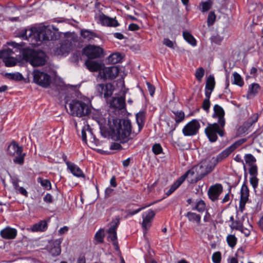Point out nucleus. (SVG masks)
Segmentation results:
<instances>
[{
    "label": "nucleus",
    "mask_w": 263,
    "mask_h": 263,
    "mask_svg": "<svg viewBox=\"0 0 263 263\" xmlns=\"http://www.w3.org/2000/svg\"><path fill=\"white\" fill-rule=\"evenodd\" d=\"M8 154L15 157L14 163L22 164L24 163L25 153H23V147L19 146L14 141L12 142L8 147Z\"/></svg>",
    "instance_id": "423d86ee"
},
{
    "label": "nucleus",
    "mask_w": 263,
    "mask_h": 263,
    "mask_svg": "<svg viewBox=\"0 0 263 263\" xmlns=\"http://www.w3.org/2000/svg\"><path fill=\"white\" fill-rule=\"evenodd\" d=\"M144 112L143 111L139 112L136 115V120L138 125V133L142 129L143 126L144 121Z\"/></svg>",
    "instance_id": "f704fd0d"
},
{
    "label": "nucleus",
    "mask_w": 263,
    "mask_h": 263,
    "mask_svg": "<svg viewBox=\"0 0 263 263\" xmlns=\"http://www.w3.org/2000/svg\"><path fill=\"white\" fill-rule=\"evenodd\" d=\"M85 64L87 68L91 71H100L102 70L101 65L97 61L87 60L85 62Z\"/></svg>",
    "instance_id": "bb28decb"
},
{
    "label": "nucleus",
    "mask_w": 263,
    "mask_h": 263,
    "mask_svg": "<svg viewBox=\"0 0 263 263\" xmlns=\"http://www.w3.org/2000/svg\"><path fill=\"white\" fill-rule=\"evenodd\" d=\"M110 106L115 108L122 109L125 106V100L122 97L113 98L110 103Z\"/></svg>",
    "instance_id": "a878e982"
},
{
    "label": "nucleus",
    "mask_w": 263,
    "mask_h": 263,
    "mask_svg": "<svg viewBox=\"0 0 263 263\" xmlns=\"http://www.w3.org/2000/svg\"><path fill=\"white\" fill-rule=\"evenodd\" d=\"M173 113L175 115L174 119L176 123H179L182 122L184 119L185 115L183 111H173Z\"/></svg>",
    "instance_id": "a19ab883"
},
{
    "label": "nucleus",
    "mask_w": 263,
    "mask_h": 263,
    "mask_svg": "<svg viewBox=\"0 0 263 263\" xmlns=\"http://www.w3.org/2000/svg\"><path fill=\"white\" fill-rule=\"evenodd\" d=\"M38 31V28H31L29 29H26L24 32L21 34L20 36L23 39H32L35 41H39V40L36 36V32Z\"/></svg>",
    "instance_id": "b1692460"
},
{
    "label": "nucleus",
    "mask_w": 263,
    "mask_h": 263,
    "mask_svg": "<svg viewBox=\"0 0 263 263\" xmlns=\"http://www.w3.org/2000/svg\"><path fill=\"white\" fill-rule=\"evenodd\" d=\"M163 44L170 47V48H173V46H174V43L173 42L170 40L169 39H164V40H163Z\"/></svg>",
    "instance_id": "69168bd1"
},
{
    "label": "nucleus",
    "mask_w": 263,
    "mask_h": 263,
    "mask_svg": "<svg viewBox=\"0 0 263 263\" xmlns=\"http://www.w3.org/2000/svg\"><path fill=\"white\" fill-rule=\"evenodd\" d=\"M258 118V115L254 114L246 122L248 124H250V126H251L254 123H255L257 121Z\"/></svg>",
    "instance_id": "4d7b16f0"
},
{
    "label": "nucleus",
    "mask_w": 263,
    "mask_h": 263,
    "mask_svg": "<svg viewBox=\"0 0 263 263\" xmlns=\"http://www.w3.org/2000/svg\"><path fill=\"white\" fill-rule=\"evenodd\" d=\"M58 31V29L53 26L39 27L38 31L36 32V36L40 42L54 40L59 36Z\"/></svg>",
    "instance_id": "39448f33"
},
{
    "label": "nucleus",
    "mask_w": 263,
    "mask_h": 263,
    "mask_svg": "<svg viewBox=\"0 0 263 263\" xmlns=\"http://www.w3.org/2000/svg\"><path fill=\"white\" fill-rule=\"evenodd\" d=\"M218 123L209 124L205 129V132L211 142H215L217 139V134H218L220 136L224 135V132Z\"/></svg>",
    "instance_id": "0eeeda50"
},
{
    "label": "nucleus",
    "mask_w": 263,
    "mask_h": 263,
    "mask_svg": "<svg viewBox=\"0 0 263 263\" xmlns=\"http://www.w3.org/2000/svg\"><path fill=\"white\" fill-rule=\"evenodd\" d=\"M210 106V102L209 99H205L204 100L202 103V108L204 110L206 111H209V109Z\"/></svg>",
    "instance_id": "052dcab7"
},
{
    "label": "nucleus",
    "mask_w": 263,
    "mask_h": 263,
    "mask_svg": "<svg viewBox=\"0 0 263 263\" xmlns=\"http://www.w3.org/2000/svg\"><path fill=\"white\" fill-rule=\"evenodd\" d=\"M43 200L45 202L50 203L53 202L52 196L50 194H47L43 198Z\"/></svg>",
    "instance_id": "0e129e2a"
},
{
    "label": "nucleus",
    "mask_w": 263,
    "mask_h": 263,
    "mask_svg": "<svg viewBox=\"0 0 263 263\" xmlns=\"http://www.w3.org/2000/svg\"><path fill=\"white\" fill-rule=\"evenodd\" d=\"M152 150L155 154L158 155L161 153L162 148L160 144H155L153 145Z\"/></svg>",
    "instance_id": "6e6d98bb"
},
{
    "label": "nucleus",
    "mask_w": 263,
    "mask_h": 263,
    "mask_svg": "<svg viewBox=\"0 0 263 263\" xmlns=\"http://www.w3.org/2000/svg\"><path fill=\"white\" fill-rule=\"evenodd\" d=\"M247 254L244 253L242 248L239 249L236 252V257H232L230 263H243V262L246 261L243 258H247Z\"/></svg>",
    "instance_id": "393cba45"
},
{
    "label": "nucleus",
    "mask_w": 263,
    "mask_h": 263,
    "mask_svg": "<svg viewBox=\"0 0 263 263\" xmlns=\"http://www.w3.org/2000/svg\"><path fill=\"white\" fill-rule=\"evenodd\" d=\"M194 209L196 210L199 212H202L205 209V203L202 200L200 199L197 202Z\"/></svg>",
    "instance_id": "a18cd8bd"
},
{
    "label": "nucleus",
    "mask_w": 263,
    "mask_h": 263,
    "mask_svg": "<svg viewBox=\"0 0 263 263\" xmlns=\"http://www.w3.org/2000/svg\"><path fill=\"white\" fill-rule=\"evenodd\" d=\"M139 29V26L135 24H131L128 26V29L131 31H136Z\"/></svg>",
    "instance_id": "338daca9"
},
{
    "label": "nucleus",
    "mask_w": 263,
    "mask_h": 263,
    "mask_svg": "<svg viewBox=\"0 0 263 263\" xmlns=\"http://www.w3.org/2000/svg\"><path fill=\"white\" fill-rule=\"evenodd\" d=\"M33 82L42 87H47L51 82V78L49 74L38 70L33 71Z\"/></svg>",
    "instance_id": "6e6552de"
},
{
    "label": "nucleus",
    "mask_w": 263,
    "mask_h": 263,
    "mask_svg": "<svg viewBox=\"0 0 263 263\" xmlns=\"http://www.w3.org/2000/svg\"><path fill=\"white\" fill-rule=\"evenodd\" d=\"M104 231L103 229H100L98 231L95 236V238L96 240L99 243H102L104 240Z\"/></svg>",
    "instance_id": "37998d69"
},
{
    "label": "nucleus",
    "mask_w": 263,
    "mask_h": 263,
    "mask_svg": "<svg viewBox=\"0 0 263 263\" xmlns=\"http://www.w3.org/2000/svg\"><path fill=\"white\" fill-rule=\"evenodd\" d=\"M119 69L118 66H113L109 67H105L100 71L98 77L101 79H114L118 75Z\"/></svg>",
    "instance_id": "9d476101"
},
{
    "label": "nucleus",
    "mask_w": 263,
    "mask_h": 263,
    "mask_svg": "<svg viewBox=\"0 0 263 263\" xmlns=\"http://www.w3.org/2000/svg\"><path fill=\"white\" fill-rule=\"evenodd\" d=\"M250 127V124H248L247 122H245L242 126H240L237 129V135L238 136H240L246 133Z\"/></svg>",
    "instance_id": "58836bf2"
},
{
    "label": "nucleus",
    "mask_w": 263,
    "mask_h": 263,
    "mask_svg": "<svg viewBox=\"0 0 263 263\" xmlns=\"http://www.w3.org/2000/svg\"><path fill=\"white\" fill-rule=\"evenodd\" d=\"M200 126V124L197 120H193L183 127L182 133L185 136L195 135L198 133Z\"/></svg>",
    "instance_id": "9b49d317"
},
{
    "label": "nucleus",
    "mask_w": 263,
    "mask_h": 263,
    "mask_svg": "<svg viewBox=\"0 0 263 263\" xmlns=\"http://www.w3.org/2000/svg\"><path fill=\"white\" fill-rule=\"evenodd\" d=\"M215 86L214 78L212 76H210L206 82L205 88L212 91Z\"/></svg>",
    "instance_id": "ea45409f"
},
{
    "label": "nucleus",
    "mask_w": 263,
    "mask_h": 263,
    "mask_svg": "<svg viewBox=\"0 0 263 263\" xmlns=\"http://www.w3.org/2000/svg\"><path fill=\"white\" fill-rule=\"evenodd\" d=\"M216 15L214 12H210L208 15L207 24L209 26L212 25L215 22Z\"/></svg>",
    "instance_id": "603ef678"
},
{
    "label": "nucleus",
    "mask_w": 263,
    "mask_h": 263,
    "mask_svg": "<svg viewBox=\"0 0 263 263\" xmlns=\"http://www.w3.org/2000/svg\"><path fill=\"white\" fill-rule=\"evenodd\" d=\"M217 164V159L209 158L201 161L198 164L187 171L184 175L191 183H196L211 173Z\"/></svg>",
    "instance_id": "f257e3e1"
},
{
    "label": "nucleus",
    "mask_w": 263,
    "mask_h": 263,
    "mask_svg": "<svg viewBox=\"0 0 263 263\" xmlns=\"http://www.w3.org/2000/svg\"><path fill=\"white\" fill-rule=\"evenodd\" d=\"M103 49L99 46L88 45L84 49V53L89 59H96L101 57Z\"/></svg>",
    "instance_id": "4468645a"
},
{
    "label": "nucleus",
    "mask_w": 263,
    "mask_h": 263,
    "mask_svg": "<svg viewBox=\"0 0 263 263\" xmlns=\"http://www.w3.org/2000/svg\"><path fill=\"white\" fill-rule=\"evenodd\" d=\"M70 49V45L67 41H64L57 45V47L54 49V52L56 55H63L69 52Z\"/></svg>",
    "instance_id": "412c9836"
},
{
    "label": "nucleus",
    "mask_w": 263,
    "mask_h": 263,
    "mask_svg": "<svg viewBox=\"0 0 263 263\" xmlns=\"http://www.w3.org/2000/svg\"><path fill=\"white\" fill-rule=\"evenodd\" d=\"M122 57L119 53H114L109 55L107 59V63L108 64H115L121 61Z\"/></svg>",
    "instance_id": "72a5a7b5"
},
{
    "label": "nucleus",
    "mask_w": 263,
    "mask_h": 263,
    "mask_svg": "<svg viewBox=\"0 0 263 263\" xmlns=\"http://www.w3.org/2000/svg\"><path fill=\"white\" fill-rule=\"evenodd\" d=\"M17 234L16 229L7 227L1 231L2 237L5 239H11L15 238Z\"/></svg>",
    "instance_id": "5701e85b"
},
{
    "label": "nucleus",
    "mask_w": 263,
    "mask_h": 263,
    "mask_svg": "<svg viewBox=\"0 0 263 263\" xmlns=\"http://www.w3.org/2000/svg\"><path fill=\"white\" fill-rule=\"evenodd\" d=\"M185 179V176L183 175L179 178L171 186L169 190L167 191L166 195L169 196L172 194L183 182Z\"/></svg>",
    "instance_id": "c756f323"
},
{
    "label": "nucleus",
    "mask_w": 263,
    "mask_h": 263,
    "mask_svg": "<svg viewBox=\"0 0 263 263\" xmlns=\"http://www.w3.org/2000/svg\"><path fill=\"white\" fill-rule=\"evenodd\" d=\"M86 132L87 134L90 137V138H93L91 129L89 128V126L87 125L86 127H84V128L82 130V138L83 141L87 143L86 142Z\"/></svg>",
    "instance_id": "4c0bfd02"
},
{
    "label": "nucleus",
    "mask_w": 263,
    "mask_h": 263,
    "mask_svg": "<svg viewBox=\"0 0 263 263\" xmlns=\"http://www.w3.org/2000/svg\"><path fill=\"white\" fill-rule=\"evenodd\" d=\"M237 238L234 235H229L227 237V241L229 246L233 248L236 245L237 242Z\"/></svg>",
    "instance_id": "c03bdc74"
},
{
    "label": "nucleus",
    "mask_w": 263,
    "mask_h": 263,
    "mask_svg": "<svg viewBox=\"0 0 263 263\" xmlns=\"http://www.w3.org/2000/svg\"><path fill=\"white\" fill-rule=\"evenodd\" d=\"M186 217L190 221L196 222L199 226L197 228V230L201 234L205 233L206 227L205 226L200 224L201 217L199 215L196 213L189 212L186 214Z\"/></svg>",
    "instance_id": "dca6fc26"
},
{
    "label": "nucleus",
    "mask_w": 263,
    "mask_h": 263,
    "mask_svg": "<svg viewBox=\"0 0 263 263\" xmlns=\"http://www.w3.org/2000/svg\"><path fill=\"white\" fill-rule=\"evenodd\" d=\"M66 164L68 168L73 175L77 177H84L82 171L78 166L69 162H67Z\"/></svg>",
    "instance_id": "cd10ccee"
},
{
    "label": "nucleus",
    "mask_w": 263,
    "mask_h": 263,
    "mask_svg": "<svg viewBox=\"0 0 263 263\" xmlns=\"http://www.w3.org/2000/svg\"><path fill=\"white\" fill-rule=\"evenodd\" d=\"M47 229V223L46 221L42 220L32 226L30 228L32 232L44 231Z\"/></svg>",
    "instance_id": "c85d7f7f"
},
{
    "label": "nucleus",
    "mask_w": 263,
    "mask_h": 263,
    "mask_svg": "<svg viewBox=\"0 0 263 263\" xmlns=\"http://www.w3.org/2000/svg\"><path fill=\"white\" fill-rule=\"evenodd\" d=\"M252 228L251 226H249V228H244L242 224L238 225L236 229L241 231L246 236H248L250 233V229Z\"/></svg>",
    "instance_id": "3c124183"
},
{
    "label": "nucleus",
    "mask_w": 263,
    "mask_h": 263,
    "mask_svg": "<svg viewBox=\"0 0 263 263\" xmlns=\"http://www.w3.org/2000/svg\"><path fill=\"white\" fill-rule=\"evenodd\" d=\"M69 113L73 116L85 117L90 114L91 109L85 103L77 100H72L69 104Z\"/></svg>",
    "instance_id": "20e7f679"
},
{
    "label": "nucleus",
    "mask_w": 263,
    "mask_h": 263,
    "mask_svg": "<svg viewBox=\"0 0 263 263\" xmlns=\"http://www.w3.org/2000/svg\"><path fill=\"white\" fill-rule=\"evenodd\" d=\"M23 59L33 67L41 66L45 64V54L41 51L26 49L23 51Z\"/></svg>",
    "instance_id": "7ed1b4c3"
},
{
    "label": "nucleus",
    "mask_w": 263,
    "mask_h": 263,
    "mask_svg": "<svg viewBox=\"0 0 263 263\" xmlns=\"http://www.w3.org/2000/svg\"><path fill=\"white\" fill-rule=\"evenodd\" d=\"M155 215V213L152 210H149L148 211L143 214L142 227L145 232L151 227L152 222Z\"/></svg>",
    "instance_id": "2eb2a0df"
},
{
    "label": "nucleus",
    "mask_w": 263,
    "mask_h": 263,
    "mask_svg": "<svg viewBox=\"0 0 263 263\" xmlns=\"http://www.w3.org/2000/svg\"><path fill=\"white\" fill-rule=\"evenodd\" d=\"M260 89L259 85L257 83H253L249 87V91L247 94V97L251 98L254 97Z\"/></svg>",
    "instance_id": "473e14b6"
},
{
    "label": "nucleus",
    "mask_w": 263,
    "mask_h": 263,
    "mask_svg": "<svg viewBox=\"0 0 263 263\" xmlns=\"http://www.w3.org/2000/svg\"><path fill=\"white\" fill-rule=\"evenodd\" d=\"M120 223V218L116 217L113 219L110 223V226L107 230L108 239L112 242L113 245L115 246V249L119 250L118 242L117 241V236L116 230Z\"/></svg>",
    "instance_id": "1a4fd4ad"
},
{
    "label": "nucleus",
    "mask_w": 263,
    "mask_h": 263,
    "mask_svg": "<svg viewBox=\"0 0 263 263\" xmlns=\"http://www.w3.org/2000/svg\"><path fill=\"white\" fill-rule=\"evenodd\" d=\"M205 70L202 67H200L196 70L195 77L199 81H201L204 74Z\"/></svg>",
    "instance_id": "09e8293b"
},
{
    "label": "nucleus",
    "mask_w": 263,
    "mask_h": 263,
    "mask_svg": "<svg viewBox=\"0 0 263 263\" xmlns=\"http://www.w3.org/2000/svg\"><path fill=\"white\" fill-rule=\"evenodd\" d=\"M245 159L246 162L247 164H248L249 166L254 165L253 163L256 161L255 158L253 155L250 154L245 155Z\"/></svg>",
    "instance_id": "8fccbe9b"
},
{
    "label": "nucleus",
    "mask_w": 263,
    "mask_h": 263,
    "mask_svg": "<svg viewBox=\"0 0 263 263\" xmlns=\"http://www.w3.org/2000/svg\"><path fill=\"white\" fill-rule=\"evenodd\" d=\"M6 75L8 78L16 81H21L23 79V76L18 72L15 73H6Z\"/></svg>",
    "instance_id": "de8ad7c7"
},
{
    "label": "nucleus",
    "mask_w": 263,
    "mask_h": 263,
    "mask_svg": "<svg viewBox=\"0 0 263 263\" xmlns=\"http://www.w3.org/2000/svg\"><path fill=\"white\" fill-rule=\"evenodd\" d=\"M81 35L84 39L88 40L93 39L94 37H97V35L95 32L88 30H82Z\"/></svg>",
    "instance_id": "c9c22d12"
},
{
    "label": "nucleus",
    "mask_w": 263,
    "mask_h": 263,
    "mask_svg": "<svg viewBox=\"0 0 263 263\" xmlns=\"http://www.w3.org/2000/svg\"><path fill=\"white\" fill-rule=\"evenodd\" d=\"M256 176H251V177L250 178V183L254 188L256 187L258 185V180Z\"/></svg>",
    "instance_id": "680f3d73"
},
{
    "label": "nucleus",
    "mask_w": 263,
    "mask_h": 263,
    "mask_svg": "<svg viewBox=\"0 0 263 263\" xmlns=\"http://www.w3.org/2000/svg\"><path fill=\"white\" fill-rule=\"evenodd\" d=\"M17 192H18L22 195L26 197H27L28 196V193L27 191L23 187H21L20 188H18V190H17Z\"/></svg>",
    "instance_id": "774afa93"
},
{
    "label": "nucleus",
    "mask_w": 263,
    "mask_h": 263,
    "mask_svg": "<svg viewBox=\"0 0 263 263\" xmlns=\"http://www.w3.org/2000/svg\"><path fill=\"white\" fill-rule=\"evenodd\" d=\"M246 141V139H241L237 141L234 143L232 145H231V146L233 147V148L235 150L236 148H237L239 146H240L242 143H245Z\"/></svg>",
    "instance_id": "bf43d9fd"
},
{
    "label": "nucleus",
    "mask_w": 263,
    "mask_h": 263,
    "mask_svg": "<svg viewBox=\"0 0 263 263\" xmlns=\"http://www.w3.org/2000/svg\"><path fill=\"white\" fill-rule=\"evenodd\" d=\"M146 85L148 87V90L149 92V94L151 96H153L155 90V87L149 82L146 83Z\"/></svg>",
    "instance_id": "e2e57ef3"
},
{
    "label": "nucleus",
    "mask_w": 263,
    "mask_h": 263,
    "mask_svg": "<svg viewBox=\"0 0 263 263\" xmlns=\"http://www.w3.org/2000/svg\"><path fill=\"white\" fill-rule=\"evenodd\" d=\"M241 197L240 200L239 207L242 211L244 209L246 203L248 200L249 191L247 185L243 184L241 189Z\"/></svg>",
    "instance_id": "4be33fe9"
},
{
    "label": "nucleus",
    "mask_w": 263,
    "mask_h": 263,
    "mask_svg": "<svg viewBox=\"0 0 263 263\" xmlns=\"http://www.w3.org/2000/svg\"><path fill=\"white\" fill-rule=\"evenodd\" d=\"M234 82L233 83L239 86H242L243 85V80L241 76L237 72L233 73Z\"/></svg>",
    "instance_id": "49530a36"
},
{
    "label": "nucleus",
    "mask_w": 263,
    "mask_h": 263,
    "mask_svg": "<svg viewBox=\"0 0 263 263\" xmlns=\"http://www.w3.org/2000/svg\"><path fill=\"white\" fill-rule=\"evenodd\" d=\"M61 242V239H56L50 242L48 247V250L52 255L57 256L60 254L61 251L60 245Z\"/></svg>",
    "instance_id": "aec40b11"
},
{
    "label": "nucleus",
    "mask_w": 263,
    "mask_h": 263,
    "mask_svg": "<svg viewBox=\"0 0 263 263\" xmlns=\"http://www.w3.org/2000/svg\"><path fill=\"white\" fill-rule=\"evenodd\" d=\"M109 126L113 136L121 143L129 140L132 133V125L129 120L126 119H114L112 124L109 121Z\"/></svg>",
    "instance_id": "f03ea898"
},
{
    "label": "nucleus",
    "mask_w": 263,
    "mask_h": 263,
    "mask_svg": "<svg viewBox=\"0 0 263 263\" xmlns=\"http://www.w3.org/2000/svg\"><path fill=\"white\" fill-rule=\"evenodd\" d=\"M234 151V149L231 145L222 152L217 157H212V158L217 159L218 163V162L221 161L222 160L227 157Z\"/></svg>",
    "instance_id": "2f4dec72"
},
{
    "label": "nucleus",
    "mask_w": 263,
    "mask_h": 263,
    "mask_svg": "<svg viewBox=\"0 0 263 263\" xmlns=\"http://www.w3.org/2000/svg\"><path fill=\"white\" fill-rule=\"evenodd\" d=\"M234 151V149L231 145L222 152L217 157H212V158L217 159L218 163V162L221 161L222 160L227 157Z\"/></svg>",
    "instance_id": "7c9ffc66"
},
{
    "label": "nucleus",
    "mask_w": 263,
    "mask_h": 263,
    "mask_svg": "<svg viewBox=\"0 0 263 263\" xmlns=\"http://www.w3.org/2000/svg\"><path fill=\"white\" fill-rule=\"evenodd\" d=\"M37 182L46 190H49L51 188V183L50 181L47 179H44L41 177H39L37 178Z\"/></svg>",
    "instance_id": "79ce46f5"
},
{
    "label": "nucleus",
    "mask_w": 263,
    "mask_h": 263,
    "mask_svg": "<svg viewBox=\"0 0 263 263\" xmlns=\"http://www.w3.org/2000/svg\"><path fill=\"white\" fill-rule=\"evenodd\" d=\"M183 36L184 39L192 46L196 45V41L194 37L188 32H183Z\"/></svg>",
    "instance_id": "e433bc0d"
},
{
    "label": "nucleus",
    "mask_w": 263,
    "mask_h": 263,
    "mask_svg": "<svg viewBox=\"0 0 263 263\" xmlns=\"http://www.w3.org/2000/svg\"><path fill=\"white\" fill-rule=\"evenodd\" d=\"M221 258V253L219 252H216L212 255V260L214 263H220Z\"/></svg>",
    "instance_id": "5fc2aeb1"
},
{
    "label": "nucleus",
    "mask_w": 263,
    "mask_h": 263,
    "mask_svg": "<svg viewBox=\"0 0 263 263\" xmlns=\"http://www.w3.org/2000/svg\"><path fill=\"white\" fill-rule=\"evenodd\" d=\"M13 53L12 50L9 48L0 51V59L3 60L6 66L11 67L16 64V60L11 56Z\"/></svg>",
    "instance_id": "ddd939ff"
},
{
    "label": "nucleus",
    "mask_w": 263,
    "mask_h": 263,
    "mask_svg": "<svg viewBox=\"0 0 263 263\" xmlns=\"http://www.w3.org/2000/svg\"><path fill=\"white\" fill-rule=\"evenodd\" d=\"M97 89L101 95H103L104 98H107L112 94V86L110 84H100L97 86Z\"/></svg>",
    "instance_id": "f3484780"
},
{
    "label": "nucleus",
    "mask_w": 263,
    "mask_h": 263,
    "mask_svg": "<svg viewBox=\"0 0 263 263\" xmlns=\"http://www.w3.org/2000/svg\"><path fill=\"white\" fill-rule=\"evenodd\" d=\"M95 19L103 25L111 27H116L119 25V23L115 18L107 17L100 11L96 13Z\"/></svg>",
    "instance_id": "f8f14e48"
},
{
    "label": "nucleus",
    "mask_w": 263,
    "mask_h": 263,
    "mask_svg": "<svg viewBox=\"0 0 263 263\" xmlns=\"http://www.w3.org/2000/svg\"><path fill=\"white\" fill-rule=\"evenodd\" d=\"M214 114L213 117H218V123L221 127H223L225 125V120L224 119V111L223 108L219 105L216 104L214 107Z\"/></svg>",
    "instance_id": "6ab92c4d"
},
{
    "label": "nucleus",
    "mask_w": 263,
    "mask_h": 263,
    "mask_svg": "<svg viewBox=\"0 0 263 263\" xmlns=\"http://www.w3.org/2000/svg\"><path fill=\"white\" fill-rule=\"evenodd\" d=\"M222 191V185L220 184H216L209 188L208 191L209 197L212 201H215L218 199Z\"/></svg>",
    "instance_id": "a211bd4d"
},
{
    "label": "nucleus",
    "mask_w": 263,
    "mask_h": 263,
    "mask_svg": "<svg viewBox=\"0 0 263 263\" xmlns=\"http://www.w3.org/2000/svg\"><path fill=\"white\" fill-rule=\"evenodd\" d=\"M201 11L206 12L210 9L211 7V3L210 2H205L201 4Z\"/></svg>",
    "instance_id": "864d4df0"
},
{
    "label": "nucleus",
    "mask_w": 263,
    "mask_h": 263,
    "mask_svg": "<svg viewBox=\"0 0 263 263\" xmlns=\"http://www.w3.org/2000/svg\"><path fill=\"white\" fill-rule=\"evenodd\" d=\"M249 172L251 176H257V167L256 165H250Z\"/></svg>",
    "instance_id": "13d9d810"
}]
</instances>
